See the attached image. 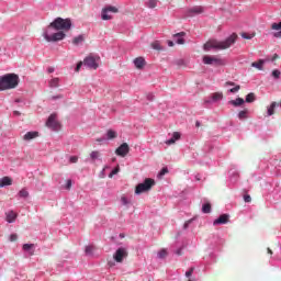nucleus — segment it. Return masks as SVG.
Listing matches in <instances>:
<instances>
[{"instance_id":"5701e85b","label":"nucleus","mask_w":281,"mask_h":281,"mask_svg":"<svg viewBox=\"0 0 281 281\" xmlns=\"http://www.w3.org/2000/svg\"><path fill=\"white\" fill-rule=\"evenodd\" d=\"M58 82H60L59 78H53L50 79V81L48 82L49 87L52 89H56V87H58Z\"/></svg>"},{"instance_id":"13d9d810","label":"nucleus","mask_w":281,"mask_h":281,"mask_svg":"<svg viewBox=\"0 0 281 281\" xmlns=\"http://www.w3.org/2000/svg\"><path fill=\"white\" fill-rule=\"evenodd\" d=\"M57 98H63V95L53 97L52 100H56Z\"/></svg>"},{"instance_id":"5fc2aeb1","label":"nucleus","mask_w":281,"mask_h":281,"mask_svg":"<svg viewBox=\"0 0 281 281\" xmlns=\"http://www.w3.org/2000/svg\"><path fill=\"white\" fill-rule=\"evenodd\" d=\"M13 115L19 116V115H21V112H19V111H13Z\"/></svg>"},{"instance_id":"58836bf2","label":"nucleus","mask_w":281,"mask_h":281,"mask_svg":"<svg viewBox=\"0 0 281 281\" xmlns=\"http://www.w3.org/2000/svg\"><path fill=\"white\" fill-rule=\"evenodd\" d=\"M121 203H122L123 205H130L131 201H128V199H127L126 196H122V198H121Z\"/></svg>"},{"instance_id":"c85d7f7f","label":"nucleus","mask_w":281,"mask_h":281,"mask_svg":"<svg viewBox=\"0 0 281 281\" xmlns=\"http://www.w3.org/2000/svg\"><path fill=\"white\" fill-rule=\"evenodd\" d=\"M249 113V111L248 110H243V111H240L239 113H238V119L239 120H247V114Z\"/></svg>"},{"instance_id":"f8f14e48","label":"nucleus","mask_w":281,"mask_h":281,"mask_svg":"<svg viewBox=\"0 0 281 281\" xmlns=\"http://www.w3.org/2000/svg\"><path fill=\"white\" fill-rule=\"evenodd\" d=\"M204 9L203 7H193L188 10V16H194L196 14H203Z\"/></svg>"},{"instance_id":"603ef678","label":"nucleus","mask_w":281,"mask_h":281,"mask_svg":"<svg viewBox=\"0 0 281 281\" xmlns=\"http://www.w3.org/2000/svg\"><path fill=\"white\" fill-rule=\"evenodd\" d=\"M267 251L270 256H273V250H271V248H267Z\"/></svg>"},{"instance_id":"a19ab883","label":"nucleus","mask_w":281,"mask_h":281,"mask_svg":"<svg viewBox=\"0 0 281 281\" xmlns=\"http://www.w3.org/2000/svg\"><path fill=\"white\" fill-rule=\"evenodd\" d=\"M241 38H246L247 41H251V38H254V35H249L247 33H241Z\"/></svg>"},{"instance_id":"39448f33","label":"nucleus","mask_w":281,"mask_h":281,"mask_svg":"<svg viewBox=\"0 0 281 281\" xmlns=\"http://www.w3.org/2000/svg\"><path fill=\"white\" fill-rule=\"evenodd\" d=\"M117 12H120V9L113 5H108L101 11V19L102 21H111V19H113V15H111L110 13L117 14Z\"/></svg>"},{"instance_id":"473e14b6","label":"nucleus","mask_w":281,"mask_h":281,"mask_svg":"<svg viewBox=\"0 0 281 281\" xmlns=\"http://www.w3.org/2000/svg\"><path fill=\"white\" fill-rule=\"evenodd\" d=\"M271 30H274L276 32H280V30H281V22L272 23L271 24Z\"/></svg>"},{"instance_id":"dca6fc26","label":"nucleus","mask_w":281,"mask_h":281,"mask_svg":"<svg viewBox=\"0 0 281 281\" xmlns=\"http://www.w3.org/2000/svg\"><path fill=\"white\" fill-rule=\"evenodd\" d=\"M181 139V134L179 132H175L172 134V137L168 140H166L167 146H171V144H175V142Z\"/></svg>"},{"instance_id":"a211bd4d","label":"nucleus","mask_w":281,"mask_h":281,"mask_svg":"<svg viewBox=\"0 0 281 281\" xmlns=\"http://www.w3.org/2000/svg\"><path fill=\"white\" fill-rule=\"evenodd\" d=\"M5 216L7 223H14V221H16V213L14 211L7 212Z\"/></svg>"},{"instance_id":"ea45409f","label":"nucleus","mask_w":281,"mask_h":281,"mask_svg":"<svg viewBox=\"0 0 281 281\" xmlns=\"http://www.w3.org/2000/svg\"><path fill=\"white\" fill-rule=\"evenodd\" d=\"M192 273H194V267H191L189 271L186 272V278H191Z\"/></svg>"},{"instance_id":"e433bc0d","label":"nucleus","mask_w":281,"mask_h":281,"mask_svg":"<svg viewBox=\"0 0 281 281\" xmlns=\"http://www.w3.org/2000/svg\"><path fill=\"white\" fill-rule=\"evenodd\" d=\"M82 65H85V61H79L77 64V67L75 68L76 74H78L80 71V69L82 68Z\"/></svg>"},{"instance_id":"2f4dec72","label":"nucleus","mask_w":281,"mask_h":281,"mask_svg":"<svg viewBox=\"0 0 281 281\" xmlns=\"http://www.w3.org/2000/svg\"><path fill=\"white\" fill-rule=\"evenodd\" d=\"M157 3H158L157 0H148L147 7L150 8V9L157 8Z\"/></svg>"},{"instance_id":"4d7b16f0","label":"nucleus","mask_w":281,"mask_h":281,"mask_svg":"<svg viewBox=\"0 0 281 281\" xmlns=\"http://www.w3.org/2000/svg\"><path fill=\"white\" fill-rule=\"evenodd\" d=\"M178 256H181V249H178L176 252Z\"/></svg>"},{"instance_id":"20e7f679","label":"nucleus","mask_w":281,"mask_h":281,"mask_svg":"<svg viewBox=\"0 0 281 281\" xmlns=\"http://www.w3.org/2000/svg\"><path fill=\"white\" fill-rule=\"evenodd\" d=\"M155 186V180L153 178H147L143 183H139L135 188V194H144V192H149Z\"/></svg>"},{"instance_id":"6ab92c4d","label":"nucleus","mask_w":281,"mask_h":281,"mask_svg":"<svg viewBox=\"0 0 281 281\" xmlns=\"http://www.w3.org/2000/svg\"><path fill=\"white\" fill-rule=\"evenodd\" d=\"M22 249L23 251H29L30 256H34V244H24Z\"/></svg>"},{"instance_id":"052dcab7","label":"nucleus","mask_w":281,"mask_h":281,"mask_svg":"<svg viewBox=\"0 0 281 281\" xmlns=\"http://www.w3.org/2000/svg\"><path fill=\"white\" fill-rule=\"evenodd\" d=\"M274 58H278V55H274Z\"/></svg>"},{"instance_id":"a878e982","label":"nucleus","mask_w":281,"mask_h":281,"mask_svg":"<svg viewBox=\"0 0 281 281\" xmlns=\"http://www.w3.org/2000/svg\"><path fill=\"white\" fill-rule=\"evenodd\" d=\"M262 65H265V61L262 59H259L258 61H254L251 64V67H256V69L262 70Z\"/></svg>"},{"instance_id":"f03ea898","label":"nucleus","mask_w":281,"mask_h":281,"mask_svg":"<svg viewBox=\"0 0 281 281\" xmlns=\"http://www.w3.org/2000/svg\"><path fill=\"white\" fill-rule=\"evenodd\" d=\"M237 38H238V35H236V33H233L231 36H228L224 41L209 40L203 45V49L204 52H210L211 49H217V50L229 49V47L234 45V43H236Z\"/></svg>"},{"instance_id":"49530a36","label":"nucleus","mask_w":281,"mask_h":281,"mask_svg":"<svg viewBox=\"0 0 281 281\" xmlns=\"http://www.w3.org/2000/svg\"><path fill=\"white\" fill-rule=\"evenodd\" d=\"M164 175H168V168H162L161 171L159 172V177H164Z\"/></svg>"},{"instance_id":"4468645a","label":"nucleus","mask_w":281,"mask_h":281,"mask_svg":"<svg viewBox=\"0 0 281 281\" xmlns=\"http://www.w3.org/2000/svg\"><path fill=\"white\" fill-rule=\"evenodd\" d=\"M134 65L136 69H144L146 66V59H144V57H137L134 59Z\"/></svg>"},{"instance_id":"c9c22d12","label":"nucleus","mask_w":281,"mask_h":281,"mask_svg":"<svg viewBox=\"0 0 281 281\" xmlns=\"http://www.w3.org/2000/svg\"><path fill=\"white\" fill-rule=\"evenodd\" d=\"M9 240L11 243H16V240H19V235L16 234H11L10 237H9Z\"/></svg>"},{"instance_id":"393cba45","label":"nucleus","mask_w":281,"mask_h":281,"mask_svg":"<svg viewBox=\"0 0 281 281\" xmlns=\"http://www.w3.org/2000/svg\"><path fill=\"white\" fill-rule=\"evenodd\" d=\"M72 43L75 45H80L81 43H85V35H79L72 40Z\"/></svg>"},{"instance_id":"f3484780","label":"nucleus","mask_w":281,"mask_h":281,"mask_svg":"<svg viewBox=\"0 0 281 281\" xmlns=\"http://www.w3.org/2000/svg\"><path fill=\"white\" fill-rule=\"evenodd\" d=\"M36 137H38V132H27L23 136V139H24V142H30L32 139H36Z\"/></svg>"},{"instance_id":"aec40b11","label":"nucleus","mask_w":281,"mask_h":281,"mask_svg":"<svg viewBox=\"0 0 281 281\" xmlns=\"http://www.w3.org/2000/svg\"><path fill=\"white\" fill-rule=\"evenodd\" d=\"M12 183V178L10 177H3L0 180V188H5V186H10Z\"/></svg>"},{"instance_id":"864d4df0","label":"nucleus","mask_w":281,"mask_h":281,"mask_svg":"<svg viewBox=\"0 0 281 281\" xmlns=\"http://www.w3.org/2000/svg\"><path fill=\"white\" fill-rule=\"evenodd\" d=\"M169 47H175V43L172 41L168 42Z\"/></svg>"},{"instance_id":"a18cd8bd","label":"nucleus","mask_w":281,"mask_h":281,"mask_svg":"<svg viewBox=\"0 0 281 281\" xmlns=\"http://www.w3.org/2000/svg\"><path fill=\"white\" fill-rule=\"evenodd\" d=\"M70 164H78V156H71L69 158Z\"/></svg>"},{"instance_id":"7c9ffc66","label":"nucleus","mask_w":281,"mask_h":281,"mask_svg":"<svg viewBox=\"0 0 281 281\" xmlns=\"http://www.w3.org/2000/svg\"><path fill=\"white\" fill-rule=\"evenodd\" d=\"M19 196H21V199H27L30 196V192H27V190H25V189H22L19 192Z\"/></svg>"},{"instance_id":"412c9836","label":"nucleus","mask_w":281,"mask_h":281,"mask_svg":"<svg viewBox=\"0 0 281 281\" xmlns=\"http://www.w3.org/2000/svg\"><path fill=\"white\" fill-rule=\"evenodd\" d=\"M229 104H232L233 106H243V104H245V99L237 98L236 100L229 101Z\"/></svg>"},{"instance_id":"423d86ee","label":"nucleus","mask_w":281,"mask_h":281,"mask_svg":"<svg viewBox=\"0 0 281 281\" xmlns=\"http://www.w3.org/2000/svg\"><path fill=\"white\" fill-rule=\"evenodd\" d=\"M99 61L100 56L93 57L92 55H89L83 59V67H88V69H98V67H100L98 64Z\"/></svg>"},{"instance_id":"2eb2a0df","label":"nucleus","mask_w":281,"mask_h":281,"mask_svg":"<svg viewBox=\"0 0 281 281\" xmlns=\"http://www.w3.org/2000/svg\"><path fill=\"white\" fill-rule=\"evenodd\" d=\"M183 36H186V32H180L173 35V38L176 40V43L178 45H184L186 44V40H183Z\"/></svg>"},{"instance_id":"0eeeda50","label":"nucleus","mask_w":281,"mask_h":281,"mask_svg":"<svg viewBox=\"0 0 281 281\" xmlns=\"http://www.w3.org/2000/svg\"><path fill=\"white\" fill-rule=\"evenodd\" d=\"M202 60L204 65H215L216 67H221L225 65V61L222 58L216 56L205 55Z\"/></svg>"},{"instance_id":"f704fd0d","label":"nucleus","mask_w":281,"mask_h":281,"mask_svg":"<svg viewBox=\"0 0 281 281\" xmlns=\"http://www.w3.org/2000/svg\"><path fill=\"white\" fill-rule=\"evenodd\" d=\"M166 256H168V250H166V249H161L158 252V258H166Z\"/></svg>"},{"instance_id":"f257e3e1","label":"nucleus","mask_w":281,"mask_h":281,"mask_svg":"<svg viewBox=\"0 0 281 281\" xmlns=\"http://www.w3.org/2000/svg\"><path fill=\"white\" fill-rule=\"evenodd\" d=\"M65 30L66 32L71 30V20L70 19H63L57 18L55 19L47 27V30L43 33V36L47 43H56L58 41H63L65 38L64 32H57L54 34H49V30Z\"/></svg>"},{"instance_id":"bf43d9fd","label":"nucleus","mask_w":281,"mask_h":281,"mask_svg":"<svg viewBox=\"0 0 281 281\" xmlns=\"http://www.w3.org/2000/svg\"><path fill=\"white\" fill-rule=\"evenodd\" d=\"M97 142H102V139H97Z\"/></svg>"},{"instance_id":"37998d69","label":"nucleus","mask_w":281,"mask_h":281,"mask_svg":"<svg viewBox=\"0 0 281 281\" xmlns=\"http://www.w3.org/2000/svg\"><path fill=\"white\" fill-rule=\"evenodd\" d=\"M272 76H273L276 79L280 78V76H281L280 70H278V69L273 70V71H272Z\"/></svg>"},{"instance_id":"79ce46f5","label":"nucleus","mask_w":281,"mask_h":281,"mask_svg":"<svg viewBox=\"0 0 281 281\" xmlns=\"http://www.w3.org/2000/svg\"><path fill=\"white\" fill-rule=\"evenodd\" d=\"M117 172H120V166H116V168H114L111 173L109 175V177H113L114 175H117Z\"/></svg>"},{"instance_id":"72a5a7b5","label":"nucleus","mask_w":281,"mask_h":281,"mask_svg":"<svg viewBox=\"0 0 281 281\" xmlns=\"http://www.w3.org/2000/svg\"><path fill=\"white\" fill-rule=\"evenodd\" d=\"M153 49H157L158 52L161 50V44L159 42L151 43Z\"/></svg>"},{"instance_id":"de8ad7c7","label":"nucleus","mask_w":281,"mask_h":281,"mask_svg":"<svg viewBox=\"0 0 281 281\" xmlns=\"http://www.w3.org/2000/svg\"><path fill=\"white\" fill-rule=\"evenodd\" d=\"M244 201L245 203H251V195H245Z\"/></svg>"},{"instance_id":"3c124183","label":"nucleus","mask_w":281,"mask_h":281,"mask_svg":"<svg viewBox=\"0 0 281 281\" xmlns=\"http://www.w3.org/2000/svg\"><path fill=\"white\" fill-rule=\"evenodd\" d=\"M225 85L229 87H236V83L233 81H227Z\"/></svg>"},{"instance_id":"6e6552de","label":"nucleus","mask_w":281,"mask_h":281,"mask_svg":"<svg viewBox=\"0 0 281 281\" xmlns=\"http://www.w3.org/2000/svg\"><path fill=\"white\" fill-rule=\"evenodd\" d=\"M126 256H128V252H126V248H119L113 255V258L115 262H123Z\"/></svg>"},{"instance_id":"b1692460","label":"nucleus","mask_w":281,"mask_h":281,"mask_svg":"<svg viewBox=\"0 0 281 281\" xmlns=\"http://www.w3.org/2000/svg\"><path fill=\"white\" fill-rule=\"evenodd\" d=\"M202 212H203V214H210V212H212V204H210V203L203 204Z\"/></svg>"},{"instance_id":"bb28decb","label":"nucleus","mask_w":281,"mask_h":281,"mask_svg":"<svg viewBox=\"0 0 281 281\" xmlns=\"http://www.w3.org/2000/svg\"><path fill=\"white\" fill-rule=\"evenodd\" d=\"M213 102H218V100H223V92H215L212 94Z\"/></svg>"},{"instance_id":"c03bdc74","label":"nucleus","mask_w":281,"mask_h":281,"mask_svg":"<svg viewBox=\"0 0 281 281\" xmlns=\"http://www.w3.org/2000/svg\"><path fill=\"white\" fill-rule=\"evenodd\" d=\"M93 249L94 247L93 246H86V254H93Z\"/></svg>"},{"instance_id":"ddd939ff","label":"nucleus","mask_w":281,"mask_h":281,"mask_svg":"<svg viewBox=\"0 0 281 281\" xmlns=\"http://www.w3.org/2000/svg\"><path fill=\"white\" fill-rule=\"evenodd\" d=\"M90 159L92 164H95V161H102V154L98 150H93L90 153Z\"/></svg>"},{"instance_id":"8fccbe9b","label":"nucleus","mask_w":281,"mask_h":281,"mask_svg":"<svg viewBox=\"0 0 281 281\" xmlns=\"http://www.w3.org/2000/svg\"><path fill=\"white\" fill-rule=\"evenodd\" d=\"M274 38H281V31L273 34Z\"/></svg>"},{"instance_id":"cd10ccee","label":"nucleus","mask_w":281,"mask_h":281,"mask_svg":"<svg viewBox=\"0 0 281 281\" xmlns=\"http://www.w3.org/2000/svg\"><path fill=\"white\" fill-rule=\"evenodd\" d=\"M246 102L251 103L256 102V94L254 92H250L246 95Z\"/></svg>"},{"instance_id":"09e8293b","label":"nucleus","mask_w":281,"mask_h":281,"mask_svg":"<svg viewBox=\"0 0 281 281\" xmlns=\"http://www.w3.org/2000/svg\"><path fill=\"white\" fill-rule=\"evenodd\" d=\"M66 190H71V180H67Z\"/></svg>"},{"instance_id":"6e6d98bb","label":"nucleus","mask_w":281,"mask_h":281,"mask_svg":"<svg viewBox=\"0 0 281 281\" xmlns=\"http://www.w3.org/2000/svg\"><path fill=\"white\" fill-rule=\"evenodd\" d=\"M48 74H54V67L48 68Z\"/></svg>"},{"instance_id":"1a4fd4ad","label":"nucleus","mask_w":281,"mask_h":281,"mask_svg":"<svg viewBox=\"0 0 281 281\" xmlns=\"http://www.w3.org/2000/svg\"><path fill=\"white\" fill-rule=\"evenodd\" d=\"M131 151V147L128 144L123 143L119 148H116L115 153L119 157H126L127 153Z\"/></svg>"},{"instance_id":"4be33fe9","label":"nucleus","mask_w":281,"mask_h":281,"mask_svg":"<svg viewBox=\"0 0 281 281\" xmlns=\"http://www.w3.org/2000/svg\"><path fill=\"white\" fill-rule=\"evenodd\" d=\"M276 106H279L278 105V102H272L271 104H270V106H268V115L269 116H271V115H273L274 113H276Z\"/></svg>"},{"instance_id":"9b49d317","label":"nucleus","mask_w":281,"mask_h":281,"mask_svg":"<svg viewBox=\"0 0 281 281\" xmlns=\"http://www.w3.org/2000/svg\"><path fill=\"white\" fill-rule=\"evenodd\" d=\"M229 223V215L222 214L217 220L213 222V225H227Z\"/></svg>"},{"instance_id":"9d476101","label":"nucleus","mask_w":281,"mask_h":281,"mask_svg":"<svg viewBox=\"0 0 281 281\" xmlns=\"http://www.w3.org/2000/svg\"><path fill=\"white\" fill-rule=\"evenodd\" d=\"M46 126H48V128H58V121H56V114H50L47 122H46Z\"/></svg>"},{"instance_id":"c756f323","label":"nucleus","mask_w":281,"mask_h":281,"mask_svg":"<svg viewBox=\"0 0 281 281\" xmlns=\"http://www.w3.org/2000/svg\"><path fill=\"white\" fill-rule=\"evenodd\" d=\"M117 137V133L113 130L108 131V139H115Z\"/></svg>"},{"instance_id":"7ed1b4c3","label":"nucleus","mask_w":281,"mask_h":281,"mask_svg":"<svg viewBox=\"0 0 281 281\" xmlns=\"http://www.w3.org/2000/svg\"><path fill=\"white\" fill-rule=\"evenodd\" d=\"M19 87V75L7 74L0 77V91H8V89H16Z\"/></svg>"},{"instance_id":"4c0bfd02","label":"nucleus","mask_w":281,"mask_h":281,"mask_svg":"<svg viewBox=\"0 0 281 281\" xmlns=\"http://www.w3.org/2000/svg\"><path fill=\"white\" fill-rule=\"evenodd\" d=\"M240 91V86H235L234 88L229 89V93H238Z\"/></svg>"}]
</instances>
